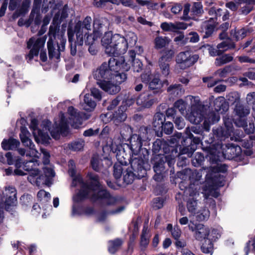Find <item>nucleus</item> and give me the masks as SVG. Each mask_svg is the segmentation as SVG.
<instances>
[{
	"instance_id": "obj_1",
	"label": "nucleus",
	"mask_w": 255,
	"mask_h": 255,
	"mask_svg": "<svg viewBox=\"0 0 255 255\" xmlns=\"http://www.w3.org/2000/svg\"><path fill=\"white\" fill-rule=\"evenodd\" d=\"M51 9V14L53 15L52 24L50 25L48 32L49 40L47 42L49 58L59 59L60 52L65 49L66 38L64 33L59 32V25L68 16V7L67 4L62 7L61 2H55V0H43L41 10L43 13Z\"/></svg>"
},
{
	"instance_id": "obj_2",
	"label": "nucleus",
	"mask_w": 255,
	"mask_h": 255,
	"mask_svg": "<svg viewBox=\"0 0 255 255\" xmlns=\"http://www.w3.org/2000/svg\"><path fill=\"white\" fill-rule=\"evenodd\" d=\"M69 175L72 177V186H79L81 188L79 192L73 196L74 202H79L85 198H89L93 201H100L103 203L111 205L116 203L117 199L106 190L101 187L98 176L93 173H89L88 176L91 180V185H89L83 181L80 175H76L75 164L73 160L68 162Z\"/></svg>"
},
{
	"instance_id": "obj_3",
	"label": "nucleus",
	"mask_w": 255,
	"mask_h": 255,
	"mask_svg": "<svg viewBox=\"0 0 255 255\" xmlns=\"http://www.w3.org/2000/svg\"><path fill=\"white\" fill-rule=\"evenodd\" d=\"M191 101V111L187 116V119L191 123L197 125L204 119L203 128L206 131H209L210 125L218 122L220 120L219 112L223 113L227 110L224 99L219 97L214 101V109L217 112L209 113L205 116V107L203 105L198 97L189 96Z\"/></svg>"
},
{
	"instance_id": "obj_4",
	"label": "nucleus",
	"mask_w": 255,
	"mask_h": 255,
	"mask_svg": "<svg viewBox=\"0 0 255 255\" xmlns=\"http://www.w3.org/2000/svg\"><path fill=\"white\" fill-rule=\"evenodd\" d=\"M209 158L213 163L215 162L216 164L207 168L206 183L202 192L206 199L209 196L218 197L219 193L216 190L219 187L223 186L225 183V177L220 173H224L227 170V166L225 164L217 163L219 160V156L211 153Z\"/></svg>"
},
{
	"instance_id": "obj_5",
	"label": "nucleus",
	"mask_w": 255,
	"mask_h": 255,
	"mask_svg": "<svg viewBox=\"0 0 255 255\" xmlns=\"http://www.w3.org/2000/svg\"><path fill=\"white\" fill-rule=\"evenodd\" d=\"M125 57L120 56L117 58L111 57L109 63H104L96 71L94 76L99 80L104 79L114 80L118 83H122L127 79V75L124 71H128L130 69V64L126 63Z\"/></svg>"
},
{
	"instance_id": "obj_6",
	"label": "nucleus",
	"mask_w": 255,
	"mask_h": 255,
	"mask_svg": "<svg viewBox=\"0 0 255 255\" xmlns=\"http://www.w3.org/2000/svg\"><path fill=\"white\" fill-rule=\"evenodd\" d=\"M51 122L48 120L43 122L42 130L37 128L38 121L36 119L31 121L30 128L32 130L35 139L37 142L41 140L43 142L47 143L50 139L48 133L49 131L53 138L59 139L61 134H65L68 130V123L65 119L64 114L61 112L59 115L58 119L55 120L54 127L51 128L49 126Z\"/></svg>"
},
{
	"instance_id": "obj_7",
	"label": "nucleus",
	"mask_w": 255,
	"mask_h": 255,
	"mask_svg": "<svg viewBox=\"0 0 255 255\" xmlns=\"http://www.w3.org/2000/svg\"><path fill=\"white\" fill-rule=\"evenodd\" d=\"M30 133L25 127H21L19 136L22 144L29 148V151L27 152L26 156L32 158L23 163V169L26 171H29V175L27 180L33 184L39 185L40 182L38 180H43L44 176L39 175V171L35 169V167L39 165L37 160L39 157L40 153L34 148V144L29 138Z\"/></svg>"
},
{
	"instance_id": "obj_8",
	"label": "nucleus",
	"mask_w": 255,
	"mask_h": 255,
	"mask_svg": "<svg viewBox=\"0 0 255 255\" xmlns=\"http://www.w3.org/2000/svg\"><path fill=\"white\" fill-rule=\"evenodd\" d=\"M92 18L86 16L83 21L79 20L74 26V33L76 36L75 43L82 45L85 42L88 45H92L102 34V24L99 20H95L93 22V32L89 33L91 30Z\"/></svg>"
},
{
	"instance_id": "obj_9",
	"label": "nucleus",
	"mask_w": 255,
	"mask_h": 255,
	"mask_svg": "<svg viewBox=\"0 0 255 255\" xmlns=\"http://www.w3.org/2000/svg\"><path fill=\"white\" fill-rule=\"evenodd\" d=\"M148 156L144 157L142 154L135 156L131 154L130 156V167H128L124 173V181L127 184H130L134 177L141 178L146 174L148 167Z\"/></svg>"
},
{
	"instance_id": "obj_10",
	"label": "nucleus",
	"mask_w": 255,
	"mask_h": 255,
	"mask_svg": "<svg viewBox=\"0 0 255 255\" xmlns=\"http://www.w3.org/2000/svg\"><path fill=\"white\" fill-rule=\"evenodd\" d=\"M105 47L106 53L110 56L119 57V55L124 54L128 50V42L125 37L119 34L112 35L110 32L105 34L101 40Z\"/></svg>"
},
{
	"instance_id": "obj_11",
	"label": "nucleus",
	"mask_w": 255,
	"mask_h": 255,
	"mask_svg": "<svg viewBox=\"0 0 255 255\" xmlns=\"http://www.w3.org/2000/svg\"><path fill=\"white\" fill-rule=\"evenodd\" d=\"M146 134V129L142 132L140 130L138 133L133 134L130 136L128 146L131 154L135 156L138 155V154H142L144 157L148 156V150L146 148H142L143 143L147 139Z\"/></svg>"
},
{
	"instance_id": "obj_12",
	"label": "nucleus",
	"mask_w": 255,
	"mask_h": 255,
	"mask_svg": "<svg viewBox=\"0 0 255 255\" xmlns=\"http://www.w3.org/2000/svg\"><path fill=\"white\" fill-rule=\"evenodd\" d=\"M46 38L32 37L27 42V48L30 50L26 56V59L28 62L31 61L34 56H37L39 50L43 47Z\"/></svg>"
},
{
	"instance_id": "obj_13",
	"label": "nucleus",
	"mask_w": 255,
	"mask_h": 255,
	"mask_svg": "<svg viewBox=\"0 0 255 255\" xmlns=\"http://www.w3.org/2000/svg\"><path fill=\"white\" fill-rule=\"evenodd\" d=\"M199 187L198 183L196 184L193 183L191 184L186 190L187 194H188L189 196V199L187 201V208L188 211L193 215H195L196 213L197 207L196 198L199 195L198 191Z\"/></svg>"
},
{
	"instance_id": "obj_14",
	"label": "nucleus",
	"mask_w": 255,
	"mask_h": 255,
	"mask_svg": "<svg viewBox=\"0 0 255 255\" xmlns=\"http://www.w3.org/2000/svg\"><path fill=\"white\" fill-rule=\"evenodd\" d=\"M199 58L197 54H193L190 51L180 52L176 57L178 67L182 69H186L192 66Z\"/></svg>"
},
{
	"instance_id": "obj_15",
	"label": "nucleus",
	"mask_w": 255,
	"mask_h": 255,
	"mask_svg": "<svg viewBox=\"0 0 255 255\" xmlns=\"http://www.w3.org/2000/svg\"><path fill=\"white\" fill-rule=\"evenodd\" d=\"M169 167H172L175 162V156L170 154L167 155H158L154 158L153 169L157 174H161L164 170L165 162Z\"/></svg>"
},
{
	"instance_id": "obj_16",
	"label": "nucleus",
	"mask_w": 255,
	"mask_h": 255,
	"mask_svg": "<svg viewBox=\"0 0 255 255\" xmlns=\"http://www.w3.org/2000/svg\"><path fill=\"white\" fill-rule=\"evenodd\" d=\"M5 194L7 197L5 200V202L3 203L2 201H0V226L4 219L3 208L8 210L9 206L13 205L16 201V191L14 188L9 187L6 188Z\"/></svg>"
},
{
	"instance_id": "obj_17",
	"label": "nucleus",
	"mask_w": 255,
	"mask_h": 255,
	"mask_svg": "<svg viewBox=\"0 0 255 255\" xmlns=\"http://www.w3.org/2000/svg\"><path fill=\"white\" fill-rule=\"evenodd\" d=\"M68 113L71 116L69 118L70 124L75 128H78L82 125L83 120H86L90 117V115L83 113H78L73 107H70Z\"/></svg>"
},
{
	"instance_id": "obj_18",
	"label": "nucleus",
	"mask_w": 255,
	"mask_h": 255,
	"mask_svg": "<svg viewBox=\"0 0 255 255\" xmlns=\"http://www.w3.org/2000/svg\"><path fill=\"white\" fill-rule=\"evenodd\" d=\"M188 227L190 230L194 233V236L196 240L201 241L205 239H208L210 229L208 227L201 224L196 225L190 224Z\"/></svg>"
},
{
	"instance_id": "obj_19",
	"label": "nucleus",
	"mask_w": 255,
	"mask_h": 255,
	"mask_svg": "<svg viewBox=\"0 0 255 255\" xmlns=\"http://www.w3.org/2000/svg\"><path fill=\"white\" fill-rule=\"evenodd\" d=\"M174 55L172 50H167L164 54L159 59V66L162 74L165 77L167 76L170 72L169 62Z\"/></svg>"
},
{
	"instance_id": "obj_20",
	"label": "nucleus",
	"mask_w": 255,
	"mask_h": 255,
	"mask_svg": "<svg viewBox=\"0 0 255 255\" xmlns=\"http://www.w3.org/2000/svg\"><path fill=\"white\" fill-rule=\"evenodd\" d=\"M120 110L116 112L115 114H113L111 112H108L106 114H102L101 116V119L105 123H107L113 120L116 125L124 122L127 119V115L122 110Z\"/></svg>"
},
{
	"instance_id": "obj_21",
	"label": "nucleus",
	"mask_w": 255,
	"mask_h": 255,
	"mask_svg": "<svg viewBox=\"0 0 255 255\" xmlns=\"http://www.w3.org/2000/svg\"><path fill=\"white\" fill-rule=\"evenodd\" d=\"M97 84L102 89L110 94H116L121 90L119 85L121 83H118L116 81L114 82V80H103L98 82Z\"/></svg>"
},
{
	"instance_id": "obj_22",
	"label": "nucleus",
	"mask_w": 255,
	"mask_h": 255,
	"mask_svg": "<svg viewBox=\"0 0 255 255\" xmlns=\"http://www.w3.org/2000/svg\"><path fill=\"white\" fill-rule=\"evenodd\" d=\"M155 99L150 94H142L136 99V104L142 108H149L155 102Z\"/></svg>"
},
{
	"instance_id": "obj_23",
	"label": "nucleus",
	"mask_w": 255,
	"mask_h": 255,
	"mask_svg": "<svg viewBox=\"0 0 255 255\" xmlns=\"http://www.w3.org/2000/svg\"><path fill=\"white\" fill-rule=\"evenodd\" d=\"M160 27L162 30L165 31L177 32L179 29H185L187 28V25L182 22H163L161 24Z\"/></svg>"
},
{
	"instance_id": "obj_24",
	"label": "nucleus",
	"mask_w": 255,
	"mask_h": 255,
	"mask_svg": "<svg viewBox=\"0 0 255 255\" xmlns=\"http://www.w3.org/2000/svg\"><path fill=\"white\" fill-rule=\"evenodd\" d=\"M129 58L125 59L124 64L126 63L130 64V66L132 64L133 70L135 72H139L142 70V64L138 59H135V53L133 50H130L128 52Z\"/></svg>"
},
{
	"instance_id": "obj_25",
	"label": "nucleus",
	"mask_w": 255,
	"mask_h": 255,
	"mask_svg": "<svg viewBox=\"0 0 255 255\" xmlns=\"http://www.w3.org/2000/svg\"><path fill=\"white\" fill-rule=\"evenodd\" d=\"M41 15L40 9L32 8L28 19L27 25H34L38 26L41 22Z\"/></svg>"
},
{
	"instance_id": "obj_26",
	"label": "nucleus",
	"mask_w": 255,
	"mask_h": 255,
	"mask_svg": "<svg viewBox=\"0 0 255 255\" xmlns=\"http://www.w3.org/2000/svg\"><path fill=\"white\" fill-rule=\"evenodd\" d=\"M97 104L94 101L91 95L90 94H86L84 97V102L81 104L82 108L86 111L92 112L96 108Z\"/></svg>"
},
{
	"instance_id": "obj_27",
	"label": "nucleus",
	"mask_w": 255,
	"mask_h": 255,
	"mask_svg": "<svg viewBox=\"0 0 255 255\" xmlns=\"http://www.w3.org/2000/svg\"><path fill=\"white\" fill-rule=\"evenodd\" d=\"M227 149L223 154L225 156H228V158H233L239 156L241 153V148L238 145L229 144L226 145Z\"/></svg>"
},
{
	"instance_id": "obj_28",
	"label": "nucleus",
	"mask_w": 255,
	"mask_h": 255,
	"mask_svg": "<svg viewBox=\"0 0 255 255\" xmlns=\"http://www.w3.org/2000/svg\"><path fill=\"white\" fill-rule=\"evenodd\" d=\"M148 88L150 90L154 91V93L162 92V83L158 76L153 75L148 83Z\"/></svg>"
},
{
	"instance_id": "obj_29",
	"label": "nucleus",
	"mask_w": 255,
	"mask_h": 255,
	"mask_svg": "<svg viewBox=\"0 0 255 255\" xmlns=\"http://www.w3.org/2000/svg\"><path fill=\"white\" fill-rule=\"evenodd\" d=\"M19 141L13 138H10L8 139H4L1 143L2 148L5 150H12L15 149L19 146Z\"/></svg>"
},
{
	"instance_id": "obj_30",
	"label": "nucleus",
	"mask_w": 255,
	"mask_h": 255,
	"mask_svg": "<svg viewBox=\"0 0 255 255\" xmlns=\"http://www.w3.org/2000/svg\"><path fill=\"white\" fill-rule=\"evenodd\" d=\"M167 92L173 96H181L184 94V90L181 85L175 84L170 85L167 89Z\"/></svg>"
},
{
	"instance_id": "obj_31",
	"label": "nucleus",
	"mask_w": 255,
	"mask_h": 255,
	"mask_svg": "<svg viewBox=\"0 0 255 255\" xmlns=\"http://www.w3.org/2000/svg\"><path fill=\"white\" fill-rule=\"evenodd\" d=\"M170 41V39L167 37H156L154 41V47L156 49H160L167 46Z\"/></svg>"
},
{
	"instance_id": "obj_32",
	"label": "nucleus",
	"mask_w": 255,
	"mask_h": 255,
	"mask_svg": "<svg viewBox=\"0 0 255 255\" xmlns=\"http://www.w3.org/2000/svg\"><path fill=\"white\" fill-rule=\"evenodd\" d=\"M165 121L164 115L161 113H157L154 116L153 126L155 128V129H159L161 127H163Z\"/></svg>"
},
{
	"instance_id": "obj_33",
	"label": "nucleus",
	"mask_w": 255,
	"mask_h": 255,
	"mask_svg": "<svg viewBox=\"0 0 255 255\" xmlns=\"http://www.w3.org/2000/svg\"><path fill=\"white\" fill-rule=\"evenodd\" d=\"M235 46V44L230 39H227L218 44L217 48L219 49L221 54L223 52L230 49L234 48Z\"/></svg>"
},
{
	"instance_id": "obj_34",
	"label": "nucleus",
	"mask_w": 255,
	"mask_h": 255,
	"mask_svg": "<svg viewBox=\"0 0 255 255\" xmlns=\"http://www.w3.org/2000/svg\"><path fill=\"white\" fill-rule=\"evenodd\" d=\"M93 5L97 7H104L107 6L109 3L116 5L120 4V1L118 0H93Z\"/></svg>"
},
{
	"instance_id": "obj_35",
	"label": "nucleus",
	"mask_w": 255,
	"mask_h": 255,
	"mask_svg": "<svg viewBox=\"0 0 255 255\" xmlns=\"http://www.w3.org/2000/svg\"><path fill=\"white\" fill-rule=\"evenodd\" d=\"M128 168L126 166L123 165L121 162L116 163L114 166V175L116 179L120 178L122 174L124 175L125 171Z\"/></svg>"
},
{
	"instance_id": "obj_36",
	"label": "nucleus",
	"mask_w": 255,
	"mask_h": 255,
	"mask_svg": "<svg viewBox=\"0 0 255 255\" xmlns=\"http://www.w3.org/2000/svg\"><path fill=\"white\" fill-rule=\"evenodd\" d=\"M235 123L238 127H245V130L248 134L253 133L255 130L254 123H249V125H247L246 121L244 120L236 121Z\"/></svg>"
},
{
	"instance_id": "obj_37",
	"label": "nucleus",
	"mask_w": 255,
	"mask_h": 255,
	"mask_svg": "<svg viewBox=\"0 0 255 255\" xmlns=\"http://www.w3.org/2000/svg\"><path fill=\"white\" fill-rule=\"evenodd\" d=\"M233 60V57L230 54H224L221 57L216 59L215 64L217 66H220L222 65L231 62Z\"/></svg>"
},
{
	"instance_id": "obj_38",
	"label": "nucleus",
	"mask_w": 255,
	"mask_h": 255,
	"mask_svg": "<svg viewBox=\"0 0 255 255\" xmlns=\"http://www.w3.org/2000/svg\"><path fill=\"white\" fill-rule=\"evenodd\" d=\"M122 241L119 239L109 242V251L111 254H114L121 247Z\"/></svg>"
},
{
	"instance_id": "obj_39",
	"label": "nucleus",
	"mask_w": 255,
	"mask_h": 255,
	"mask_svg": "<svg viewBox=\"0 0 255 255\" xmlns=\"http://www.w3.org/2000/svg\"><path fill=\"white\" fill-rule=\"evenodd\" d=\"M214 28L215 26L214 24L209 23L207 21L204 22L202 26V30L205 33L204 37L207 38L210 36L213 33Z\"/></svg>"
},
{
	"instance_id": "obj_40",
	"label": "nucleus",
	"mask_w": 255,
	"mask_h": 255,
	"mask_svg": "<svg viewBox=\"0 0 255 255\" xmlns=\"http://www.w3.org/2000/svg\"><path fill=\"white\" fill-rule=\"evenodd\" d=\"M227 100L229 102L236 105L240 104V95L237 92H232L229 93L226 96Z\"/></svg>"
},
{
	"instance_id": "obj_41",
	"label": "nucleus",
	"mask_w": 255,
	"mask_h": 255,
	"mask_svg": "<svg viewBox=\"0 0 255 255\" xmlns=\"http://www.w3.org/2000/svg\"><path fill=\"white\" fill-rule=\"evenodd\" d=\"M124 37L128 42V46L131 47L134 46L137 40L136 34L131 31L128 32Z\"/></svg>"
},
{
	"instance_id": "obj_42",
	"label": "nucleus",
	"mask_w": 255,
	"mask_h": 255,
	"mask_svg": "<svg viewBox=\"0 0 255 255\" xmlns=\"http://www.w3.org/2000/svg\"><path fill=\"white\" fill-rule=\"evenodd\" d=\"M235 111L236 114L240 118L245 117L250 113V109L240 105V104L238 105H236Z\"/></svg>"
},
{
	"instance_id": "obj_43",
	"label": "nucleus",
	"mask_w": 255,
	"mask_h": 255,
	"mask_svg": "<svg viewBox=\"0 0 255 255\" xmlns=\"http://www.w3.org/2000/svg\"><path fill=\"white\" fill-rule=\"evenodd\" d=\"M196 218L199 221H202L207 220L210 216V211L208 209L204 208L202 210L196 211Z\"/></svg>"
},
{
	"instance_id": "obj_44",
	"label": "nucleus",
	"mask_w": 255,
	"mask_h": 255,
	"mask_svg": "<svg viewBox=\"0 0 255 255\" xmlns=\"http://www.w3.org/2000/svg\"><path fill=\"white\" fill-rule=\"evenodd\" d=\"M201 250L204 253L212 254L213 250V244L211 240H206L201 247Z\"/></svg>"
},
{
	"instance_id": "obj_45",
	"label": "nucleus",
	"mask_w": 255,
	"mask_h": 255,
	"mask_svg": "<svg viewBox=\"0 0 255 255\" xmlns=\"http://www.w3.org/2000/svg\"><path fill=\"white\" fill-rule=\"evenodd\" d=\"M37 196L38 200L43 203L48 202L51 198L50 194L44 190H40L38 192Z\"/></svg>"
},
{
	"instance_id": "obj_46",
	"label": "nucleus",
	"mask_w": 255,
	"mask_h": 255,
	"mask_svg": "<svg viewBox=\"0 0 255 255\" xmlns=\"http://www.w3.org/2000/svg\"><path fill=\"white\" fill-rule=\"evenodd\" d=\"M68 36L69 42L71 43V53L72 55L74 56L76 55V47L75 45L73 46L72 45V42L73 41L74 34L72 28L70 26H69L68 28Z\"/></svg>"
},
{
	"instance_id": "obj_47",
	"label": "nucleus",
	"mask_w": 255,
	"mask_h": 255,
	"mask_svg": "<svg viewBox=\"0 0 255 255\" xmlns=\"http://www.w3.org/2000/svg\"><path fill=\"white\" fill-rule=\"evenodd\" d=\"M149 243L147 229L143 227L141 236L140 245L143 248H145Z\"/></svg>"
},
{
	"instance_id": "obj_48",
	"label": "nucleus",
	"mask_w": 255,
	"mask_h": 255,
	"mask_svg": "<svg viewBox=\"0 0 255 255\" xmlns=\"http://www.w3.org/2000/svg\"><path fill=\"white\" fill-rule=\"evenodd\" d=\"M84 143L85 142L83 139H78L72 142L69 145V148L74 151H79L83 149Z\"/></svg>"
},
{
	"instance_id": "obj_49",
	"label": "nucleus",
	"mask_w": 255,
	"mask_h": 255,
	"mask_svg": "<svg viewBox=\"0 0 255 255\" xmlns=\"http://www.w3.org/2000/svg\"><path fill=\"white\" fill-rule=\"evenodd\" d=\"M222 230V229L220 227L212 229L211 231H210V234L208 236V239L214 241L218 239L221 237Z\"/></svg>"
},
{
	"instance_id": "obj_50",
	"label": "nucleus",
	"mask_w": 255,
	"mask_h": 255,
	"mask_svg": "<svg viewBox=\"0 0 255 255\" xmlns=\"http://www.w3.org/2000/svg\"><path fill=\"white\" fill-rule=\"evenodd\" d=\"M202 131L199 128H197L195 127H192L190 128H186L185 133L187 135V137L189 138H192L193 137L192 133H194L197 134H201Z\"/></svg>"
},
{
	"instance_id": "obj_51",
	"label": "nucleus",
	"mask_w": 255,
	"mask_h": 255,
	"mask_svg": "<svg viewBox=\"0 0 255 255\" xmlns=\"http://www.w3.org/2000/svg\"><path fill=\"white\" fill-rule=\"evenodd\" d=\"M174 107L178 110L181 114H184L186 109V103L183 100L180 99L175 102Z\"/></svg>"
},
{
	"instance_id": "obj_52",
	"label": "nucleus",
	"mask_w": 255,
	"mask_h": 255,
	"mask_svg": "<svg viewBox=\"0 0 255 255\" xmlns=\"http://www.w3.org/2000/svg\"><path fill=\"white\" fill-rule=\"evenodd\" d=\"M204 160V155L201 153L197 152L192 159V164L194 166H199L202 164Z\"/></svg>"
},
{
	"instance_id": "obj_53",
	"label": "nucleus",
	"mask_w": 255,
	"mask_h": 255,
	"mask_svg": "<svg viewBox=\"0 0 255 255\" xmlns=\"http://www.w3.org/2000/svg\"><path fill=\"white\" fill-rule=\"evenodd\" d=\"M231 71V66H226L223 69H220L214 73V75H218L220 77L224 78L226 77L228 73Z\"/></svg>"
},
{
	"instance_id": "obj_54",
	"label": "nucleus",
	"mask_w": 255,
	"mask_h": 255,
	"mask_svg": "<svg viewBox=\"0 0 255 255\" xmlns=\"http://www.w3.org/2000/svg\"><path fill=\"white\" fill-rule=\"evenodd\" d=\"M101 160L99 159L98 156H93L91 161V165L93 169L95 171H99L100 169V167L101 166Z\"/></svg>"
},
{
	"instance_id": "obj_55",
	"label": "nucleus",
	"mask_w": 255,
	"mask_h": 255,
	"mask_svg": "<svg viewBox=\"0 0 255 255\" xmlns=\"http://www.w3.org/2000/svg\"><path fill=\"white\" fill-rule=\"evenodd\" d=\"M174 122L175 127L179 129H181L185 127V123L183 118L181 117H174Z\"/></svg>"
},
{
	"instance_id": "obj_56",
	"label": "nucleus",
	"mask_w": 255,
	"mask_h": 255,
	"mask_svg": "<svg viewBox=\"0 0 255 255\" xmlns=\"http://www.w3.org/2000/svg\"><path fill=\"white\" fill-rule=\"evenodd\" d=\"M165 133L169 134L172 133L173 129V124L170 122H167L163 124V127H161Z\"/></svg>"
},
{
	"instance_id": "obj_57",
	"label": "nucleus",
	"mask_w": 255,
	"mask_h": 255,
	"mask_svg": "<svg viewBox=\"0 0 255 255\" xmlns=\"http://www.w3.org/2000/svg\"><path fill=\"white\" fill-rule=\"evenodd\" d=\"M203 11L202 5L200 2H196L193 3L191 8V12L194 15L201 13Z\"/></svg>"
},
{
	"instance_id": "obj_58",
	"label": "nucleus",
	"mask_w": 255,
	"mask_h": 255,
	"mask_svg": "<svg viewBox=\"0 0 255 255\" xmlns=\"http://www.w3.org/2000/svg\"><path fill=\"white\" fill-rule=\"evenodd\" d=\"M31 2L30 0H24L22 3V6L19 10V14H24L28 10V8Z\"/></svg>"
},
{
	"instance_id": "obj_59",
	"label": "nucleus",
	"mask_w": 255,
	"mask_h": 255,
	"mask_svg": "<svg viewBox=\"0 0 255 255\" xmlns=\"http://www.w3.org/2000/svg\"><path fill=\"white\" fill-rule=\"evenodd\" d=\"M203 81L204 83L207 84L208 87H213L219 82V81L214 79V78L211 76L203 78Z\"/></svg>"
},
{
	"instance_id": "obj_60",
	"label": "nucleus",
	"mask_w": 255,
	"mask_h": 255,
	"mask_svg": "<svg viewBox=\"0 0 255 255\" xmlns=\"http://www.w3.org/2000/svg\"><path fill=\"white\" fill-rule=\"evenodd\" d=\"M91 96H93L97 101L101 100L102 98V92L97 88H93L91 89Z\"/></svg>"
},
{
	"instance_id": "obj_61",
	"label": "nucleus",
	"mask_w": 255,
	"mask_h": 255,
	"mask_svg": "<svg viewBox=\"0 0 255 255\" xmlns=\"http://www.w3.org/2000/svg\"><path fill=\"white\" fill-rule=\"evenodd\" d=\"M246 30L244 28H242L237 32H235L234 36L236 38L237 40H239L244 38L246 36Z\"/></svg>"
},
{
	"instance_id": "obj_62",
	"label": "nucleus",
	"mask_w": 255,
	"mask_h": 255,
	"mask_svg": "<svg viewBox=\"0 0 255 255\" xmlns=\"http://www.w3.org/2000/svg\"><path fill=\"white\" fill-rule=\"evenodd\" d=\"M163 201L159 197L155 198L153 200L152 206L155 209H159L162 207Z\"/></svg>"
},
{
	"instance_id": "obj_63",
	"label": "nucleus",
	"mask_w": 255,
	"mask_h": 255,
	"mask_svg": "<svg viewBox=\"0 0 255 255\" xmlns=\"http://www.w3.org/2000/svg\"><path fill=\"white\" fill-rule=\"evenodd\" d=\"M45 177L47 178H52L55 176L53 169L51 167H45L43 168Z\"/></svg>"
},
{
	"instance_id": "obj_64",
	"label": "nucleus",
	"mask_w": 255,
	"mask_h": 255,
	"mask_svg": "<svg viewBox=\"0 0 255 255\" xmlns=\"http://www.w3.org/2000/svg\"><path fill=\"white\" fill-rule=\"evenodd\" d=\"M171 233L175 240H178L181 236V231L178 226H175Z\"/></svg>"
}]
</instances>
